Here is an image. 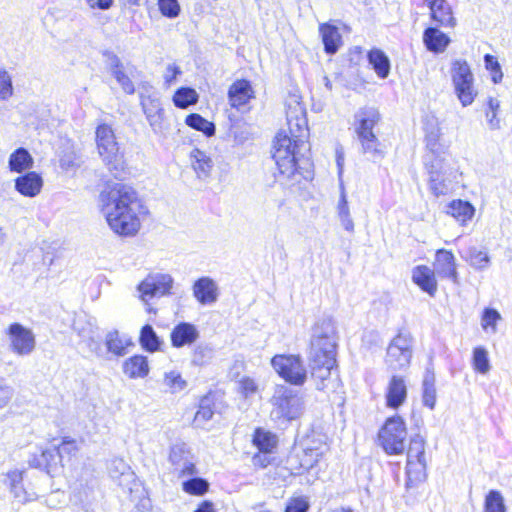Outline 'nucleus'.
<instances>
[{"mask_svg":"<svg viewBox=\"0 0 512 512\" xmlns=\"http://www.w3.org/2000/svg\"><path fill=\"white\" fill-rule=\"evenodd\" d=\"M433 271L442 278H448L454 283L458 281L457 265L451 251L439 249L435 255Z\"/></svg>","mask_w":512,"mask_h":512,"instance_id":"obj_18","label":"nucleus"},{"mask_svg":"<svg viewBox=\"0 0 512 512\" xmlns=\"http://www.w3.org/2000/svg\"><path fill=\"white\" fill-rule=\"evenodd\" d=\"M86 2L90 8H98L101 10L109 9L113 4V0H86Z\"/></svg>","mask_w":512,"mask_h":512,"instance_id":"obj_57","label":"nucleus"},{"mask_svg":"<svg viewBox=\"0 0 512 512\" xmlns=\"http://www.w3.org/2000/svg\"><path fill=\"white\" fill-rule=\"evenodd\" d=\"M55 449L59 453V459L62 462L64 457H67L69 460L75 458L79 452V445L75 439L65 436Z\"/></svg>","mask_w":512,"mask_h":512,"instance_id":"obj_46","label":"nucleus"},{"mask_svg":"<svg viewBox=\"0 0 512 512\" xmlns=\"http://www.w3.org/2000/svg\"><path fill=\"white\" fill-rule=\"evenodd\" d=\"M484 509L485 512H506L504 498L499 491L491 490L487 494Z\"/></svg>","mask_w":512,"mask_h":512,"instance_id":"obj_47","label":"nucleus"},{"mask_svg":"<svg viewBox=\"0 0 512 512\" xmlns=\"http://www.w3.org/2000/svg\"><path fill=\"white\" fill-rule=\"evenodd\" d=\"M189 157L191 167L198 178H207L211 175L214 168V162L209 155L198 148H194L190 152Z\"/></svg>","mask_w":512,"mask_h":512,"instance_id":"obj_27","label":"nucleus"},{"mask_svg":"<svg viewBox=\"0 0 512 512\" xmlns=\"http://www.w3.org/2000/svg\"><path fill=\"white\" fill-rule=\"evenodd\" d=\"M6 334L10 340L11 350L20 356L29 355L35 349V336L33 332L21 325L14 322L10 324L6 330Z\"/></svg>","mask_w":512,"mask_h":512,"instance_id":"obj_14","label":"nucleus"},{"mask_svg":"<svg viewBox=\"0 0 512 512\" xmlns=\"http://www.w3.org/2000/svg\"><path fill=\"white\" fill-rule=\"evenodd\" d=\"M197 474L196 466L193 462H186L183 467L178 471V477H190Z\"/></svg>","mask_w":512,"mask_h":512,"instance_id":"obj_56","label":"nucleus"},{"mask_svg":"<svg viewBox=\"0 0 512 512\" xmlns=\"http://www.w3.org/2000/svg\"><path fill=\"white\" fill-rule=\"evenodd\" d=\"M271 364L283 379L293 385H303L306 381L307 371L299 356L276 355Z\"/></svg>","mask_w":512,"mask_h":512,"instance_id":"obj_11","label":"nucleus"},{"mask_svg":"<svg viewBox=\"0 0 512 512\" xmlns=\"http://www.w3.org/2000/svg\"><path fill=\"white\" fill-rule=\"evenodd\" d=\"M194 512H217V511L214 508V504L211 501L204 500L198 505V507L194 510Z\"/></svg>","mask_w":512,"mask_h":512,"instance_id":"obj_60","label":"nucleus"},{"mask_svg":"<svg viewBox=\"0 0 512 512\" xmlns=\"http://www.w3.org/2000/svg\"><path fill=\"white\" fill-rule=\"evenodd\" d=\"M309 503L305 497L291 498L285 508V512H306Z\"/></svg>","mask_w":512,"mask_h":512,"instance_id":"obj_53","label":"nucleus"},{"mask_svg":"<svg viewBox=\"0 0 512 512\" xmlns=\"http://www.w3.org/2000/svg\"><path fill=\"white\" fill-rule=\"evenodd\" d=\"M452 80L456 94L463 106L474 101L477 92L474 89V78L466 61L456 60L452 66Z\"/></svg>","mask_w":512,"mask_h":512,"instance_id":"obj_10","label":"nucleus"},{"mask_svg":"<svg viewBox=\"0 0 512 512\" xmlns=\"http://www.w3.org/2000/svg\"><path fill=\"white\" fill-rule=\"evenodd\" d=\"M182 490L188 495L203 496L209 490V483L199 477H192L182 483Z\"/></svg>","mask_w":512,"mask_h":512,"instance_id":"obj_44","label":"nucleus"},{"mask_svg":"<svg viewBox=\"0 0 512 512\" xmlns=\"http://www.w3.org/2000/svg\"><path fill=\"white\" fill-rule=\"evenodd\" d=\"M23 475L24 471L22 470H12L6 474L9 490L13 494L14 498L18 499L22 503H26L36 499L37 495L35 492L28 491L24 488Z\"/></svg>","mask_w":512,"mask_h":512,"instance_id":"obj_23","label":"nucleus"},{"mask_svg":"<svg viewBox=\"0 0 512 512\" xmlns=\"http://www.w3.org/2000/svg\"><path fill=\"white\" fill-rule=\"evenodd\" d=\"M491 73H492V80L494 83H498L501 81L503 74L501 72L500 67L496 68L494 71H491Z\"/></svg>","mask_w":512,"mask_h":512,"instance_id":"obj_64","label":"nucleus"},{"mask_svg":"<svg viewBox=\"0 0 512 512\" xmlns=\"http://www.w3.org/2000/svg\"><path fill=\"white\" fill-rule=\"evenodd\" d=\"M423 41L430 51L441 52L449 44V38L439 29L429 27L424 31Z\"/></svg>","mask_w":512,"mask_h":512,"instance_id":"obj_33","label":"nucleus"},{"mask_svg":"<svg viewBox=\"0 0 512 512\" xmlns=\"http://www.w3.org/2000/svg\"><path fill=\"white\" fill-rule=\"evenodd\" d=\"M380 446L388 455H401L405 450L407 428L402 417L388 418L378 433Z\"/></svg>","mask_w":512,"mask_h":512,"instance_id":"obj_7","label":"nucleus"},{"mask_svg":"<svg viewBox=\"0 0 512 512\" xmlns=\"http://www.w3.org/2000/svg\"><path fill=\"white\" fill-rule=\"evenodd\" d=\"M139 343L145 351L151 353L159 351L161 347L158 335L149 324L142 326L139 334Z\"/></svg>","mask_w":512,"mask_h":512,"instance_id":"obj_38","label":"nucleus"},{"mask_svg":"<svg viewBox=\"0 0 512 512\" xmlns=\"http://www.w3.org/2000/svg\"><path fill=\"white\" fill-rule=\"evenodd\" d=\"M369 63L380 78H386L390 71L388 57L379 49H373L368 53Z\"/></svg>","mask_w":512,"mask_h":512,"instance_id":"obj_40","label":"nucleus"},{"mask_svg":"<svg viewBox=\"0 0 512 512\" xmlns=\"http://www.w3.org/2000/svg\"><path fill=\"white\" fill-rule=\"evenodd\" d=\"M100 211L118 237H136L149 210L137 188L124 180H107L98 195Z\"/></svg>","mask_w":512,"mask_h":512,"instance_id":"obj_1","label":"nucleus"},{"mask_svg":"<svg viewBox=\"0 0 512 512\" xmlns=\"http://www.w3.org/2000/svg\"><path fill=\"white\" fill-rule=\"evenodd\" d=\"M337 332L331 318L319 319L312 328L310 367L318 390H326L331 382V371L336 364Z\"/></svg>","mask_w":512,"mask_h":512,"instance_id":"obj_2","label":"nucleus"},{"mask_svg":"<svg viewBox=\"0 0 512 512\" xmlns=\"http://www.w3.org/2000/svg\"><path fill=\"white\" fill-rule=\"evenodd\" d=\"M163 383L172 394L184 390L187 386V382L182 374L176 370L166 372L163 376Z\"/></svg>","mask_w":512,"mask_h":512,"instance_id":"obj_43","label":"nucleus"},{"mask_svg":"<svg viewBox=\"0 0 512 512\" xmlns=\"http://www.w3.org/2000/svg\"><path fill=\"white\" fill-rule=\"evenodd\" d=\"M407 397V387L403 378L393 376L387 386L386 403L393 409L400 407Z\"/></svg>","mask_w":512,"mask_h":512,"instance_id":"obj_25","label":"nucleus"},{"mask_svg":"<svg viewBox=\"0 0 512 512\" xmlns=\"http://www.w3.org/2000/svg\"><path fill=\"white\" fill-rule=\"evenodd\" d=\"M42 186L43 180L41 176L34 171H29L15 179V189L25 197L38 195Z\"/></svg>","mask_w":512,"mask_h":512,"instance_id":"obj_21","label":"nucleus"},{"mask_svg":"<svg viewBox=\"0 0 512 512\" xmlns=\"http://www.w3.org/2000/svg\"><path fill=\"white\" fill-rule=\"evenodd\" d=\"M425 440L420 435L411 438L407 449L406 473L411 481L420 482L427 476Z\"/></svg>","mask_w":512,"mask_h":512,"instance_id":"obj_9","label":"nucleus"},{"mask_svg":"<svg viewBox=\"0 0 512 512\" xmlns=\"http://www.w3.org/2000/svg\"><path fill=\"white\" fill-rule=\"evenodd\" d=\"M198 336L199 333L195 325L189 322H180L171 330V346L174 348L190 346L198 339Z\"/></svg>","mask_w":512,"mask_h":512,"instance_id":"obj_19","label":"nucleus"},{"mask_svg":"<svg viewBox=\"0 0 512 512\" xmlns=\"http://www.w3.org/2000/svg\"><path fill=\"white\" fill-rule=\"evenodd\" d=\"M413 338L408 332H400L390 342L386 353V364L393 371L406 368L412 357Z\"/></svg>","mask_w":512,"mask_h":512,"instance_id":"obj_8","label":"nucleus"},{"mask_svg":"<svg viewBox=\"0 0 512 512\" xmlns=\"http://www.w3.org/2000/svg\"><path fill=\"white\" fill-rule=\"evenodd\" d=\"M423 404L430 409H433L436 404V389H435V375L434 372L427 368L423 378Z\"/></svg>","mask_w":512,"mask_h":512,"instance_id":"obj_39","label":"nucleus"},{"mask_svg":"<svg viewBox=\"0 0 512 512\" xmlns=\"http://www.w3.org/2000/svg\"><path fill=\"white\" fill-rule=\"evenodd\" d=\"M429 152L424 156V166L428 174V187L435 197L446 196L452 192L457 171L450 166L442 155L437 137L430 134L426 138Z\"/></svg>","mask_w":512,"mask_h":512,"instance_id":"obj_3","label":"nucleus"},{"mask_svg":"<svg viewBox=\"0 0 512 512\" xmlns=\"http://www.w3.org/2000/svg\"><path fill=\"white\" fill-rule=\"evenodd\" d=\"M357 125L355 132L362 146L364 154H370L374 159H381L383 151L379 148L380 143L373 132L374 126L380 120V114L374 107H364L355 114Z\"/></svg>","mask_w":512,"mask_h":512,"instance_id":"obj_6","label":"nucleus"},{"mask_svg":"<svg viewBox=\"0 0 512 512\" xmlns=\"http://www.w3.org/2000/svg\"><path fill=\"white\" fill-rule=\"evenodd\" d=\"M488 106L491 112H493V117H496L497 110L499 109V101L495 98L490 97L488 100Z\"/></svg>","mask_w":512,"mask_h":512,"instance_id":"obj_63","label":"nucleus"},{"mask_svg":"<svg viewBox=\"0 0 512 512\" xmlns=\"http://www.w3.org/2000/svg\"><path fill=\"white\" fill-rule=\"evenodd\" d=\"M167 70L170 72V75L166 76L165 83L170 85L172 82L176 80L177 76L181 73V71L179 67L176 65L168 66Z\"/></svg>","mask_w":512,"mask_h":512,"instance_id":"obj_58","label":"nucleus"},{"mask_svg":"<svg viewBox=\"0 0 512 512\" xmlns=\"http://www.w3.org/2000/svg\"><path fill=\"white\" fill-rule=\"evenodd\" d=\"M141 106L146 118L155 132L165 127V112L159 99L150 95L141 98Z\"/></svg>","mask_w":512,"mask_h":512,"instance_id":"obj_17","label":"nucleus"},{"mask_svg":"<svg viewBox=\"0 0 512 512\" xmlns=\"http://www.w3.org/2000/svg\"><path fill=\"white\" fill-rule=\"evenodd\" d=\"M95 145L99 157L109 172L117 173L127 169L124 152L110 124L103 122L96 126Z\"/></svg>","mask_w":512,"mask_h":512,"instance_id":"obj_5","label":"nucleus"},{"mask_svg":"<svg viewBox=\"0 0 512 512\" xmlns=\"http://www.w3.org/2000/svg\"><path fill=\"white\" fill-rule=\"evenodd\" d=\"M193 291L196 299L203 304L213 302L217 296L216 287L213 281L208 278L197 280L194 284Z\"/></svg>","mask_w":512,"mask_h":512,"instance_id":"obj_34","label":"nucleus"},{"mask_svg":"<svg viewBox=\"0 0 512 512\" xmlns=\"http://www.w3.org/2000/svg\"><path fill=\"white\" fill-rule=\"evenodd\" d=\"M431 11L432 19L442 26L455 25L450 5L446 0H425Z\"/></svg>","mask_w":512,"mask_h":512,"instance_id":"obj_26","label":"nucleus"},{"mask_svg":"<svg viewBox=\"0 0 512 512\" xmlns=\"http://www.w3.org/2000/svg\"><path fill=\"white\" fill-rule=\"evenodd\" d=\"M253 443L259 451L275 452L277 448V437L262 429H257L253 437Z\"/></svg>","mask_w":512,"mask_h":512,"instance_id":"obj_41","label":"nucleus"},{"mask_svg":"<svg viewBox=\"0 0 512 512\" xmlns=\"http://www.w3.org/2000/svg\"><path fill=\"white\" fill-rule=\"evenodd\" d=\"M185 124L198 132H201L206 137H211L215 134V125L213 122L207 120L198 113H190L185 117Z\"/></svg>","mask_w":512,"mask_h":512,"instance_id":"obj_37","label":"nucleus"},{"mask_svg":"<svg viewBox=\"0 0 512 512\" xmlns=\"http://www.w3.org/2000/svg\"><path fill=\"white\" fill-rule=\"evenodd\" d=\"M472 365L474 370L480 374H487L490 371L491 365L486 348L482 346L474 348Z\"/></svg>","mask_w":512,"mask_h":512,"instance_id":"obj_45","label":"nucleus"},{"mask_svg":"<svg viewBox=\"0 0 512 512\" xmlns=\"http://www.w3.org/2000/svg\"><path fill=\"white\" fill-rule=\"evenodd\" d=\"M475 213L474 207L467 201L453 200L447 207V214L462 224L469 221Z\"/></svg>","mask_w":512,"mask_h":512,"instance_id":"obj_36","label":"nucleus"},{"mask_svg":"<svg viewBox=\"0 0 512 512\" xmlns=\"http://www.w3.org/2000/svg\"><path fill=\"white\" fill-rule=\"evenodd\" d=\"M107 350L116 356H122L126 353V347L117 333H110L106 338Z\"/></svg>","mask_w":512,"mask_h":512,"instance_id":"obj_52","label":"nucleus"},{"mask_svg":"<svg viewBox=\"0 0 512 512\" xmlns=\"http://www.w3.org/2000/svg\"><path fill=\"white\" fill-rule=\"evenodd\" d=\"M244 369V362L243 360H237L235 361V364L230 369V377L232 379H237L240 376L241 371Z\"/></svg>","mask_w":512,"mask_h":512,"instance_id":"obj_59","label":"nucleus"},{"mask_svg":"<svg viewBox=\"0 0 512 512\" xmlns=\"http://www.w3.org/2000/svg\"><path fill=\"white\" fill-rule=\"evenodd\" d=\"M323 449L306 447L302 453L298 456L299 468L297 473L301 474L303 471H310L320 462L323 457Z\"/></svg>","mask_w":512,"mask_h":512,"instance_id":"obj_35","label":"nucleus"},{"mask_svg":"<svg viewBox=\"0 0 512 512\" xmlns=\"http://www.w3.org/2000/svg\"><path fill=\"white\" fill-rule=\"evenodd\" d=\"M326 53L335 54L341 44V35L336 26L322 24L319 28Z\"/></svg>","mask_w":512,"mask_h":512,"instance_id":"obj_32","label":"nucleus"},{"mask_svg":"<svg viewBox=\"0 0 512 512\" xmlns=\"http://www.w3.org/2000/svg\"><path fill=\"white\" fill-rule=\"evenodd\" d=\"M12 95L11 79L6 71L0 70V99H7Z\"/></svg>","mask_w":512,"mask_h":512,"instance_id":"obj_54","label":"nucleus"},{"mask_svg":"<svg viewBox=\"0 0 512 512\" xmlns=\"http://www.w3.org/2000/svg\"><path fill=\"white\" fill-rule=\"evenodd\" d=\"M501 320L500 313L493 308H486L481 318V326L486 332L495 334L497 332V323Z\"/></svg>","mask_w":512,"mask_h":512,"instance_id":"obj_48","label":"nucleus"},{"mask_svg":"<svg viewBox=\"0 0 512 512\" xmlns=\"http://www.w3.org/2000/svg\"><path fill=\"white\" fill-rule=\"evenodd\" d=\"M294 102L296 105L293 108L290 107L287 111L288 130L286 131L291 138H294L296 146L299 145L300 147H307L309 149L307 143L308 126L304 108L296 99Z\"/></svg>","mask_w":512,"mask_h":512,"instance_id":"obj_13","label":"nucleus"},{"mask_svg":"<svg viewBox=\"0 0 512 512\" xmlns=\"http://www.w3.org/2000/svg\"><path fill=\"white\" fill-rule=\"evenodd\" d=\"M237 383L239 393L242 394L245 398L256 394L258 391V384L251 377L243 376L237 380Z\"/></svg>","mask_w":512,"mask_h":512,"instance_id":"obj_51","label":"nucleus"},{"mask_svg":"<svg viewBox=\"0 0 512 512\" xmlns=\"http://www.w3.org/2000/svg\"><path fill=\"white\" fill-rule=\"evenodd\" d=\"M228 97L232 108L245 113L250 109L249 103L254 98V91L249 81L237 80L230 86Z\"/></svg>","mask_w":512,"mask_h":512,"instance_id":"obj_16","label":"nucleus"},{"mask_svg":"<svg viewBox=\"0 0 512 512\" xmlns=\"http://www.w3.org/2000/svg\"><path fill=\"white\" fill-rule=\"evenodd\" d=\"M34 160L25 148H17L9 157L8 166L12 172L22 173L33 167Z\"/></svg>","mask_w":512,"mask_h":512,"instance_id":"obj_28","label":"nucleus"},{"mask_svg":"<svg viewBox=\"0 0 512 512\" xmlns=\"http://www.w3.org/2000/svg\"><path fill=\"white\" fill-rule=\"evenodd\" d=\"M172 279L164 274H149L137 286L139 298L147 302L153 297H162L170 294Z\"/></svg>","mask_w":512,"mask_h":512,"instance_id":"obj_15","label":"nucleus"},{"mask_svg":"<svg viewBox=\"0 0 512 512\" xmlns=\"http://www.w3.org/2000/svg\"><path fill=\"white\" fill-rule=\"evenodd\" d=\"M29 465L46 471L48 474L55 472L63 464L59 459V453L54 448L42 449L39 453L32 455Z\"/></svg>","mask_w":512,"mask_h":512,"instance_id":"obj_20","label":"nucleus"},{"mask_svg":"<svg viewBox=\"0 0 512 512\" xmlns=\"http://www.w3.org/2000/svg\"><path fill=\"white\" fill-rule=\"evenodd\" d=\"M10 400L9 392L0 387V409L7 405Z\"/></svg>","mask_w":512,"mask_h":512,"instance_id":"obj_62","label":"nucleus"},{"mask_svg":"<svg viewBox=\"0 0 512 512\" xmlns=\"http://www.w3.org/2000/svg\"><path fill=\"white\" fill-rule=\"evenodd\" d=\"M157 4L160 13L167 18H175L180 14L178 0H158Z\"/></svg>","mask_w":512,"mask_h":512,"instance_id":"obj_50","label":"nucleus"},{"mask_svg":"<svg viewBox=\"0 0 512 512\" xmlns=\"http://www.w3.org/2000/svg\"><path fill=\"white\" fill-rule=\"evenodd\" d=\"M122 370L130 379L145 378L150 371L148 358L142 354L132 355L123 362Z\"/></svg>","mask_w":512,"mask_h":512,"instance_id":"obj_22","label":"nucleus"},{"mask_svg":"<svg viewBox=\"0 0 512 512\" xmlns=\"http://www.w3.org/2000/svg\"><path fill=\"white\" fill-rule=\"evenodd\" d=\"M199 101L198 92L188 86H181L175 90L172 95V102L178 109H187L190 106L197 104Z\"/></svg>","mask_w":512,"mask_h":512,"instance_id":"obj_30","label":"nucleus"},{"mask_svg":"<svg viewBox=\"0 0 512 512\" xmlns=\"http://www.w3.org/2000/svg\"><path fill=\"white\" fill-rule=\"evenodd\" d=\"M79 155L75 144L67 140L66 147L58 155V166L63 172L75 170L79 167Z\"/></svg>","mask_w":512,"mask_h":512,"instance_id":"obj_31","label":"nucleus"},{"mask_svg":"<svg viewBox=\"0 0 512 512\" xmlns=\"http://www.w3.org/2000/svg\"><path fill=\"white\" fill-rule=\"evenodd\" d=\"M273 454H274V452L259 451L253 457V464L255 466L265 468L273 462V460H274Z\"/></svg>","mask_w":512,"mask_h":512,"instance_id":"obj_55","label":"nucleus"},{"mask_svg":"<svg viewBox=\"0 0 512 512\" xmlns=\"http://www.w3.org/2000/svg\"><path fill=\"white\" fill-rule=\"evenodd\" d=\"M485 66L488 70L494 71L496 68H499L498 61L490 54H486L484 57Z\"/></svg>","mask_w":512,"mask_h":512,"instance_id":"obj_61","label":"nucleus"},{"mask_svg":"<svg viewBox=\"0 0 512 512\" xmlns=\"http://www.w3.org/2000/svg\"><path fill=\"white\" fill-rule=\"evenodd\" d=\"M433 269L425 265L416 266L412 270V280L423 291L434 296L437 291V281Z\"/></svg>","mask_w":512,"mask_h":512,"instance_id":"obj_24","label":"nucleus"},{"mask_svg":"<svg viewBox=\"0 0 512 512\" xmlns=\"http://www.w3.org/2000/svg\"><path fill=\"white\" fill-rule=\"evenodd\" d=\"M307 147L296 146L294 138H291L286 130H280L273 142L272 157L281 175L287 179H295L302 175V169L310 166L309 160L304 158L303 151Z\"/></svg>","mask_w":512,"mask_h":512,"instance_id":"obj_4","label":"nucleus"},{"mask_svg":"<svg viewBox=\"0 0 512 512\" xmlns=\"http://www.w3.org/2000/svg\"><path fill=\"white\" fill-rule=\"evenodd\" d=\"M338 220L348 233H354L355 224L351 216L350 207L344 187L341 185L340 198L336 206Z\"/></svg>","mask_w":512,"mask_h":512,"instance_id":"obj_29","label":"nucleus"},{"mask_svg":"<svg viewBox=\"0 0 512 512\" xmlns=\"http://www.w3.org/2000/svg\"><path fill=\"white\" fill-rule=\"evenodd\" d=\"M273 405L277 417L288 420L297 418L302 409L301 399L293 394L292 390L284 386L277 388L273 396Z\"/></svg>","mask_w":512,"mask_h":512,"instance_id":"obj_12","label":"nucleus"},{"mask_svg":"<svg viewBox=\"0 0 512 512\" xmlns=\"http://www.w3.org/2000/svg\"><path fill=\"white\" fill-rule=\"evenodd\" d=\"M465 259L472 267L478 270L486 269L490 263L487 252L479 250L476 247L468 248Z\"/></svg>","mask_w":512,"mask_h":512,"instance_id":"obj_42","label":"nucleus"},{"mask_svg":"<svg viewBox=\"0 0 512 512\" xmlns=\"http://www.w3.org/2000/svg\"><path fill=\"white\" fill-rule=\"evenodd\" d=\"M113 76L117 82L122 86L124 91L128 94L134 93V85L130 80L129 76L125 73L123 65L117 59L113 65Z\"/></svg>","mask_w":512,"mask_h":512,"instance_id":"obj_49","label":"nucleus"}]
</instances>
